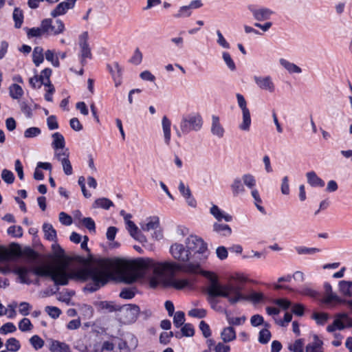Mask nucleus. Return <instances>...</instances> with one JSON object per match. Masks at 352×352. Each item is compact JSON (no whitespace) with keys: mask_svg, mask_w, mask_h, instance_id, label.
<instances>
[{"mask_svg":"<svg viewBox=\"0 0 352 352\" xmlns=\"http://www.w3.org/2000/svg\"><path fill=\"white\" fill-rule=\"evenodd\" d=\"M33 328V325L32 324L30 319L27 318H23L19 322V329L23 331H28L32 330Z\"/></svg>","mask_w":352,"mask_h":352,"instance_id":"a19ab883","label":"nucleus"},{"mask_svg":"<svg viewBox=\"0 0 352 352\" xmlns=\"http://www.w3.org/2000/svg\"><path fill=\"white\" fill-rule=\"evenodd\" d=\"M147 221V223L141 226L142 230L148 232L151 230H156L159 227L160 221L157 217H150Z\"/></svg>","mask_w":352,"mask_h":352,"instance_id":"4be33fe9","label":"nucleus"},{"mask_svg":"<svg viewBox=\"0 0 352 352\" xmlns=\"http://www.w3.org/2000/svg\"><path fill=\"white\" fill-rule=\"evenodd\" d=\"M43 27L47 36H56L62 34L65 30V24L60 19H56L53 23L51 19H45L43 20Z\"/></svg>","mask_w":352,"mask_h":352,"instance_id":"0eeeda50","label":"nucleus"},{"mask_svg":"<svg viewBox=\"0 0 352 352\" xmlns=\"http://www.w3.org/2000/svg\"><path fill=\"white\" fill-rule=\"evenodd\" d=\"M213 228L216 232L219 233L223 236H229L232 232L231 228L226 224L215 223L213 226Z\"/></svg>","mask_w":352,"mask_h":352,"instance_id":"2f4dec72","label":"nucleus"},{"mask_svg":"<svg viewBox=\"0 0 352 352\" xmlns=\"http://www.w3.org/2000/svg\"><path fill=\"white\" fill-rule=\"evenodd\" d=\"M236 337V331L231 326L225 327L221 333V338L226 343L234 340Z\"/></svg>","mask_w":352,"mask_h":352,"instance_id":"a211bd4d","label":"nucleus"},{"mask_svg":"<svg viewBox=\"0 0 352 352\" xmlns=\"http://www.w3.org/2000/svg\"><path fill=\"white\" fill-rule=\"evenodd\" d=\"M33 62L36 66H38L43 61V50L41 47H36L32 53Z\"/></svg>","mask_w":352,"mask_h":352,"instance_id":"7c9ffc66","label":"nucleus"},{"mask_svg":"<svg viewBox=\"0 0 352 352\" xmlns=\"http://www.w3.org/2000/svg\"><path fill=\"white\" fill-rule=\"evenodd\" d=\"M231 189L234 196H237L239 194L243 193L245 192V188L241 179L239 178L235 179L231 184Z\"/></svg>","mask_w":352,"mask_h":352,"instance_id":"cd10ccee","label":"nucleus"},{"mask_svg":"<svg viewBox=\"0 0 352 352\" xmlns=\"http://www.w3.org/2000/svg\"><path fill=\"white\" fill-rule=\"evenodd\" d=\"M243 300H250L254 303H258L264 299V296L261 292H252L248 297L244 296Z\"/></svg>","mask_w":352,"mask_h":352,"instance_id":"c03bdc74","label":"nucleus"},{"mask_svg":"<svg viewBox=\"0 0 352 352\" xmlns=\"http://www.w3.org/2000/svg\"><path fill=\"white\" fill-rule=\"evenodd\" d=\"M6 346L8 351L16 352L20 349L21 344L18 340L14 338H11L6 341Z\"/></svg>","mask_w":352,"mask_h":352,"instance_id":"72a5a7b5","label":"nucleus"},{"mask_svg":"<svg viewBox=\"0 0 352 352\" xmlns=\"http://www.w3.org/2000/svg\"><path fill=\"white\" fill-rule=\"evenodd\" d=\"M313 318L316 320V322L319 324H324L329 318V315L327 313H314Z\"/></svg>","mask_w":352,"mask_h":352,"instance_id":"864d4df0","label":"nucleus"},{"mask_svg":"<svg viewBox=\"0 0 352 352\" xmlns=\"http://www.w3.org/2000/svg\"><path fill=\"white\" fill-rule=\"evenodd\" d=\"M307 182L312 186L323 187L324 182L314 171L308 172L306 174Z\"/></svg>","mask_w":352,"mask_h":352,"instance_id":"aec40b11","label":"nucleus"},{"mask_svg":"<svg viewBox=\"0 0 352 352\" xmlns=\"http://www.w3.org/2000/svg\"><path fill=\"white\" fill-rule=\"evenodd\" d=\"M9 93H10V96L13 98V99H19L22 97V96L23 95V90L22 89V87L17 85V84H12L10 87H9Z\"/></svg>","mask_w":352,"mask_h":352,"instance_id":"c756f323","label":"nucleus"},{"mask_svg":"<svg viewBox=\"0 0 352 352\" xmlns=\"http://www.w3.org/2000/svg\"><path fill=\"white\" fill-rule=\"evenodd\" d=\"M339 289L344 296H352V281L341 280L339 282Z\"/></svg>","mask_w":352,"mask_h":352,"instance_id":"5701e85b","label":"nucleus"},{"mask_svg":"<svg viewBox=\"0 0 352 352\" xmlns=\"http://www.w3.org/2000/svg\"><path fill=\"white\" fill-rule=\"evenodd\" d=\"M82 223L89 231L95 232V222L91 218L85 217L82 219Z\"/></svg>","mask_w":352,"mask_h":352,"instance_id":"338daca9","label":"nucleus"},{"mask_svg":"<svg viewBox=\"0 0 352 352\" xmlns=\"http://www.w3.org/2000/svg\"><path fill=\"white\" fill-rule=\"evenodd\" d=\"M2 179L7 184H12L14 181L13 173L8 169H3L1 173Z\"/></svg>","mask_w":352,"mask_h":352,"instance_id":"3c124183","label":"nucleus"},{"mask_svg":"<svg viewBox=\"0 0 352 352\" xmlns=\"http://www.w3.org/2000/svg\"><path fill=\"white\" fill-rule=\"evenodd\" d=\"M16 330L15 325L12 322H7L0 328V333L2 334H7L8 333H13Z\"/></svg>","mask_w":352,"mask_h":352,"instance_id":"bf43d9fd","label":"nucleus"},{"mask_svg":"<svg viewBox=\"0 0 352 352\" xmlns=\"http://www.w3.org/2000/svg\"><path fill=\"white\" fill-rule=\"evenodd\" d=\"M88 33L87 32H83L79 38V45L80 47V54L82 57L81 63L82 65L85 64V58H91V49L87 43Z\"/></svg>","mask_w":352,"mask_h":352,"instance_id":"9d476101","label":"nucleus"},{"mask_svg":"<svg viewBox=\"0 0 352 352\" xmlns=\"http://www.w3.org/2000/svg\"><path fill=\"white\" fill-rule=\"evenodd\" d=\"M186 245L175 243L170 247V253L176 262L157 263L149 258H140L133 262V266L139 270H153L150 283L152 287L161 283L164 276L177 271L203 274L201 265L208 255L207 244L197 236L190 235L185 241Z\"/></svg>","mask_w":352,"mask_h":352,"instance_id":"f03ea898","label":"nucleus"},{"mask_svg":"<svg viewBox=\"0 0 352 352\" xmlns=\"http://www.w3.org/2000/svg\"><path fill=\"white\" fill-rule=\"evenodd\" d=\"M60 163L62 164L64 173L66 175H71L73 173V169L69 159L63 158V160L60 162Z\"/></svg>","mask_w":352,"mask_h":352,"instance_id":"49530a36","label":"nucleus"},{"mask_svg":"<svg viewBox=\"0 0 352 352\" xmlns=\"http://www.w3.org/2000/svg\"><path fill=\"white\" fill-rule=\"evenodd\" d=\"M202 126V118L199 114H191L183 118L181 124L180 131H177L178 137L182 134H187L192 131H199Z\"/></svg>","mask_w":352,"mask_h":352,"instance_id":"20e7f679","label":"nucleus"},{"mask_svg":"<svg viewBox=\"0 0 352 352\" xmlns=\"http://www.w3.org/2000/svg\"><path fill=\"white\" fill-rule=\"evenodd\" d=\"M324 296L323 302L326 304L331 303L332 302H336L338 304H341L343 302V299L340 298L338 295L334 294L332 291V287L331 285L328 283H324Z\"/></svg>","mask_w":352,"mask_h":352,"instance_id":"9b49d317","label":"nucleus"},{"mask_svg":"<svg viewBox=\"0 0 352 352\" xmlns=\"http://www.w3.org/2000/svg\"><path fill=\"white\" fill-rule=\"evenodd\" d=\"M280 65L285 68L289 73H297L299 74L301 72V69L297 66L296 65L290 63L289 61L284 59H280Z\"/></svg>","mask_w":352,"mask_h":352,"instance_id":"bb28decb","label":"nucleus"},{"mask_svg":"<svg viewBox=\"0 0 352 352\" xmlns=\"http://www.w3.org/2000/svg\"><path fill=\"white\" fill-rule=\"evenodd\" d=\"M211 133L213 135L221 138L224 135L225 130L220 123L219 116L213 115L212 116Z\"/></svg>","mask_w":352,"mask_h":352,"instance_id":"ddd939ff","label":"nucleus"},{"mask_svg":"<svg viewBox=\"0 0 352 352\" xmlns=\"http://www.w3.org/2000/svg\"><path fill=\"white\" fill-rule=\"evenodd\" d=\"M45 58L47 59V60L51 62L53 66H59V61L58 57L55 55L53 51L50 50H47L45 52Z\"/></svg>","mask_w":352,"mask_h":352,"instance_id":"09e8293b","label":"nucleus"},{"mask_svg":"<svg viewBox=\"0 0 352 352\" xmlns=\"http://www.w3.org/2000/svg\"><path fill=\"white\" fill-rule=\"evenodd\" d=\"M32 305L27 302H22L19 304V312L23 316L29 315Z\"/></svg>","mask_w":352,"mask_h":352,"instance_id":"6e6d98bb","label":"nucleus"},{"mask_svg":"<svg viewBox=\"0 0 352 352\" xmlns=\"http://www.w3.org/2000/svg\"><path fill=\"white\" fill-rule=\"evenodd\" d=\"M346 327H352V319L346 313L338 314L332 324L329 325L327 330L333 332L336 329L342 330Z\"/></svg>","mask_w":352,"mask_h":352,"instance_id":"6e6552de","label":"nucleus"},{"mask_svg":"<svg viewBox=\"0 0 352 352\" xmlns=\"http://www.w3.org/2000/svg\"><path fill=\"white\" fill-rule=\"evenodd\" d=\"M12 18L14 21L15 28H21L22 25L23 21V11L19 8H15L13 11Z\"/></svg>","mask_w":352,"mask_h":352,"instance_id":"c85d7f7f","label":"nucleus"},{"mask_svg":"<svg viewBox=\"0 0 352 352\" xmlns=\"http://www.w3.org/2000/svg\"><path fill=\"white\" fill-rule=\"evenodd\" d=\"M54 157L59 162H62L63 158H69V152L68 148L65 147L63 150H54Z\"/></svg>","mask_w":352,"mask_h":352,"instance_id":"603ef678","label":"nucleus"},{"mask_svg":"<svg viewBox=\"0 0 352 352\" xmlns=\"http://www.w3.org/2000/svg\"><path fill=\"white\" fill-rule=\"evenodd\" d=\"M199 329L205 338H209L211 336V331L209 325L204 320L199 323Z\"/></svg>","mask_w":352,"mask_h":352,"instance_id":"774afa93","label":"nucleus"},{"mask_svg":"<svg viewBox=\"0 0 352 352\" xmlns=\"http://www.w3.org/2000/svg\"><path fill=\"white\" fill-rule=\"evenodd\" d=\"M188 285L189 282L186 279H171L169 280V285L177 289H182Z\"/></svg>","mask_w":352,"mask_h":352,"instance_id":"e433bc0d","label":"nucleus"},{"mask_svg":"<svg viewBox=\"0 0 352 352\" xmlns=\"http://www.w3.org/2000/svg\"><path fill=\"white\" fill-rule=\"evenodd\" d=\"M238 104L242 110L243 119L241 123L239 125V128L243 131H249L251 125L250 112L247 107V102L244 97L240 94H236Z\"/></svg>","mask_w":352,"mask_h":352,"instance_id":"423d86ee","label":"nucleus"},{"mask_svg":"<svg viewBox=\"0 0 352 352\" xmlns=\"http://www.w3.org/2000/svg\"><path fill=\"white\" fill-rule=\"evenodd\" d=\"M24 256H25L28 258L27 263L32 265L36 263V261L38 258V254L34 250L28 248L24 250L23 252Z\"/></svg>","mask_w":352,"mask_h":352,"instance_id":"f704fd0d","label":"nucleus"},{"mask_svg":"<svg viewBox=\"0 0 352 352\" xmlns=\"http://www.w3.org/2000/svg\"><path fill=\"white\" fill-rule=\"evenodd\" d=\"M296 250L298 254H314L320 250L316 248L297 247Z\"/></svg>","mask_w":352,"mask_h":352,"instance_id":"de8ad7c7","label":"nucleus"},{"mask_svg":"<svg viewBox=\"0 0 352 352\" xmlns=\"http://www.w3.org/2000/svg\"><path fill=\"white\" fill-rule=\"evenodd\" d=\"M52 146L54 150L63 149L65 147V140L63 135L59 132L54 133L52 135Z\"/></svg>","mask_w":352,"mask_h":352,"instance_id":"dca6fc26","label":"nucleus"},{"mask_svg":"<svg viewBox=\"0 0 352 352\" xmlns=\"http://www.w3.org/2000/svg\"><path fill=\"white\" fill-rule=\"evenodd\" d=\"M43 230L46 239L56 242L57 240L56 231L53 228L52 225L48 223H45L43 225Z\"/></svg>","mask_w":352,"mask_h":352,"instance_id":"6ab92c4d","label":"nucleus"},{"mask_svg":"<svg viewBox=\"0 0 352 352\" xmlns=\"http://www.w3.org/2000/svg\"><path fill=\"white\" fill-rule=\"evenodd\" d=\"M192 14L191 10H190L188 6H181L177 12L175 13L173 16L176 19L189 17Z\"/></svg>","mask_w":352,"mask_h":352,"instance_id":"58836bf2","label":"nucleus"},{"mask_svg":"<svg viewBox=\"0 0 352 352\" xmlns=\"http://www.w3.org/2000/svg\"><path fill=\"white\" fill-rule=\"evenodd\" d=\"M94 204L96 207H100L104 209H109L113 205V202L107 198L98 199L95 201Z\"/></svg>","mask_w":352,"mask_h":352,"instance_id":"ea45409f","label":"nucleus"},{"mask_svg":"<svg viewBox=\"0 0 352 352\" xmlns=\"http://www.w3.org/2000/svg\"><path fill=\"white\" fill-rule=\"evenodd\" d=\"M52 352H70L69 346L64 343L58 341L52 342L50 346Z\"/></svg>","mask_w":352,"mask_h":352,"instance_id":"393cba45","label":"nucleus"},{"mask_svg":"<svg viewBox=\"0 0 352 352\" xmlns=\"http://www.w3.org/2000/svg\"><path fill=\"white\" fill-rule=\"evenodd\" d=\"M52 250L55 256L58 259H62L65 256V252L63 249L56 243L52 244Z\"/></svg>","mask_w":352,"mask_h":352,"instance_id":"e2e57ef3","label":"nucleus"},{"mask_svg":"<svg viewBox=\"0 0 352 352\" xmlns=\"http://www.w3.org/2000/svg\"><path fill=\"white\" fill-rule=\"evenodd\" d=\"M120 320L124 324L134 322L140 313V308L136 305L129 304L121 306L119 308Z\"/></svg>","mask_w":352,"mask_h":352,"instance_id":"39448f33","label":"nucleus"},{"mask_svg":"<svg viewBox=\"0 0 352 352\" xmlns=\"http://www.w3.org/2000/svg\"><path fill=\"white\" fill-rule=\"evenodd\" d=\"M305 352H324L323 342L318 336L314 335L313 341L305 346Z\"/></svg>","mask_w":352,"mask_h":352,"instance_id":"4468645a","label":"nucleus"},{"mask_svg":"<svg viewBox=\"0 0 352 352\" xmlns=\"http://www.w3.org/2000/svg\"><path fill=\"white\" fill-rule=\"evenodd\" d=\"M77 0H65L60 2L52 11L50 15L56 18L65 14L69 10H72Z\"/></svg>","mask_w":352,"mask_h":352,"instance_id":"1a4fd4ad","label":"nucleus"},{"mask_svg":"<svg viewBox=\"0 0 352 352\" xmlns=\"http://www.w3.org/2000/svg\"><path fill=\"white\" fill-rule=\"evenodd\" d=\"M128 268L129 263L123 260L99 258L94 261L93 266L81 269L73 274H69L64 265L32 266L30 269L26 267H18L14 271L21 282L26 284L30 283L28 278L30 272L36 276L50 277L56 285H66L72 278H76L82 281L91 280L93 285L87 288L93 292L104 286L114 272L122 274L124 283H134L137 280V276L135 274H126Z\"/></svg>","mask_w":352,"mask_h":352,"instance_id":"f257e3e1","label":"nucleus"},{"mask_svg":"<svg viewBox=\"0 0 352 352\" xmlns=\"http://www.w3.org/2000/svg\"><path fill=\"white\" fill-rule=\"evenodd\" d=\"M226 319L230 325L239 326L243 324L245 320L246 317L243 316L241 317H231L227 312H226Z\"/></svg>","mask_w":352,"mask_h":352,"instance_id":"4c0bfd02","label":"nucleus"},{"mask_svg":"<svg viewBox=\"0 0 352 352\" xmlns=\"http://www.w3.org/2000/svg\"><path fill=\"white\" fill-rule=\"evenodd\" d=\"M52 75V69L50 68H45L43 69L41 75L39 76L41 84L45 86L52 85L50 82V78Z\"/></svg>","mask_w":352,"mask_h":352,"instance_id":"c9c22d12","label":"nucleus"},{"mask_svg":"<svg viewBox=\"0 0 352 352\" xmlns=\"http://www.w3.org/2000/svg\"><path fill=\"white\" fill-rule=\"evenodd\" d=\"M162 125L164 137V142L166 145H169L170 142L171 122L166 116H164L162 120Z\"/></svg>","mask_w":352,"mask_h":352,"instance_id":"f3484780","label":"nucleus"},{"mask_svg":"<svg viewBox=\"0 0 352 352\" xmlns=\"http://www.w3.org/2000/svg\"><path fill=\"white\" fill-rule=\"evenodd\" d=\"M41 133V131L38 127L32 126L27 129L24 131V137L26 138H32L39 135Z\"/></svg>","mask_w":352,"mask_h":352,"instance_id":"79ce46f5","label":"nucleus"},{"mask_svg":"<svg viewBox=\"0 0 352 352\" xmlns=\"http://www.w3.org/2000/svg\"><path fill=\"white\" fill-rule=\"evenodd\" d=\"M254 80L256 85L262 89L267 90L270 93L274 90V85L270 76L260 77L255 76Z\"/></svg>","mask_w":352,"mask_h":352,"instance_id":"f8f14e48","label":"nucleus"},{"mask_svg":"<svg viewBox=\"0 0 352 352\" xmlns=\"http://www.w3.org/2000/svg\"><path fill=\"white\" fill-rule=\"evenodd\" d=\"M272 13V11L267 8H262L253 11L254 16L258 21L268 19Z\"/></svg>","mask_w":352,"mask_h":352,"instance_id":"a878e982","label":"nucleus"},{"mask_svg":"<svg viewBox=\"0 0 352 352\" xmlns=\"http://www.w3.org/2000/svg\"><path fill=\"white\" fill-rule=\"evenodd\" d=\"M126 228L129 232L131 236H133L134 239L139 240L140 241H142V240L144 239V236H142L139 233L138 228L132 221H126Z\"/></svg>","mask_w":352,"mask_h":352,"instance_id":"412c9836","label":"nucleus"},{"mask_svg":"<svg viewBox=\"0 0 352 352\" xmlns=\"http://www.w3.org/2000/svg\"><path fill=\"white\" fill-rule=\"evenodd\" d=\"M188 316L197 318H203L206 316V311L204 309H192L188 311Z\"/></svg>","mask_w":352,"mask_h":352,"instance_id":"4d7b16f0","label":"nucleus"},{"mask_svg":"<svg viewBox=\"0 0 352 352\" xmlns=\"http://www.w3.org/2000/svg\"><path fill=\"white\" fill-rule=\"evenodd\" d=\"M59 221L65 226H70L72 223V218L64 212L59 214Z\"/></svg>","mask_w":352,"mask_h":352,"instance_id":"69168bd1","label":"nucleus"},{"mask_svg":"<svg viewBox=\"0 0 352 352\" xmlns=\"http://www.w3.org/2000/svg\"><path fill=\"white\" fill-rule=\"evenodd\" d=\"M43 27V21H42L39 27L28 29L27 31L28 38L41 37L43 35H46L45 30Z\"/></svg>","mask_w":352,"mask_h":352,"instance_id":"b1692460","label":"nucleus"},{"mask_svg":"<svg viewBox=\"0 0 352 352\" xmlns=\"http://www.w3.org/2000/svg\"><path fill=\"white\" fill-rule=\"evenodd\" d=\"M30 342L32 346L36 349L38 350L41 349L44 345V341L38 336H33L30 339Z\"/></svg>","mask_w":352,"mask_h":352,"instance_id":"8fccbe9b","label":"nucleus"},{"mask_svg":"<svg viewBox=\"0 0 352 352\" xmlns=\"http://www.w3.org/2000/svg\"><path fill=\"white\" fill-rule=\"evenodd\" d=\"M7 232L13 237H21L23 236V229L19 226H12L9 227Z\"/></svg>","mask_w":352,"mask_h":352,"instance_id":"37998d69","label":"nucleus"},{"mask_svg":"<svg viewBox=\"0 0 352 352\" xmlns=\"http://www.w3.org/2000/svg\"><path fill=\"white\" fill-rule=\"evenodd\" d=\"M203 275L209 280L206 293L208 296V300L212 308L217 304L214 298L217 297L227 298L231 304H235L244 298L241 293L242 286L232 283L221 285L218 276L210 272H204Z\"/></svg>","mask_w":352,"mask_h":352,"instance_id":"7ed1b4c3","label":"nucleus"},{"mask_svg":"<svg viewBox=\"0 0 352 352\" xmlns=\"http://www.w3.org/2000/svg\"><path fill=\"white\" fill-rule=\"evenodd\" d=\"M45 311L53 318H58L61 314V311L56 307L47 306Z\"/></svg>","mask_w":352,"mask_h":352,"instance_id":"680f3d73","label":"nucleus"},{"mask_svg":"<svg viewBox=\"0 0 352 352\" xmlns=\"http://www.w3.org/2000/svg\"><path fill=\"white\" fill-rule=\"evenodd\" d=\"M222 56L223 60L229 69L232 71H234L236 69V66L230 54L228 52H223Z\"/></svg>","mask_w":352,"mask_h":352,"instance_id":"13d9d810","label":"nucleus"},{"mask_svg":"<svg viewBox=\"0 0 352 352\" xmlns=\"http://www.w3.org/2000/svg\"><path fill=\"white\" fill-rule=\"evenodd\" d=\"M142 60V54L139 50V48H136L133 56L131 57L130 62L134 65H139L141 63Z\"/></svg>","mask_w":352,"mask_h":352,"instance_id":"0e129e2a","label":"nucleus"},{"mask_svg":"<svg viewBox=\"0 0 352 352\" xmlns=\"http://www.w3.org/2000/svg\"><path fill=\"white\" fill-rule=\"evenodd\" d=\"M210 213L218 221L224 220L226 222H229L232 219L230 215L221 210L216 205H212L210 208Z\"/></svg>","mask_w":352,"mask_h":352,"instance_id":"2eb2a0df","label":"nucleus"},{"mask_svg":"<svg viewBox=\"0 0 352 352\" xmlns=\"http://www.w3.org/2000/svg\"><path fill=\"white\" fill-rule=\"evenodd\" d=\"M287 349L292 352H304V340L298 339L294 343L289 344Z\"/></svg>","mask_w":352,"mask_h":352,"instance_id":"473e14b6","label":"nucleus"},{"mask_svg":"<svg viewBox=\"0 0 352 352\" xmlns=\"http://www.w3.org/2000/svg\"><path fill=\"white\" fill-rule=\"evenodd\" d=\"M271 338V333L267 329H263L259 332L258 341L262 344H266Z\"/></svg>","mask_w":352,"mask_h":352,"instance_id":"5fc2aeb1","label":"nucleus"},{"mask_svg":"<svg viewBox=\"0 0 352 352\" xmlns=\"http://www.w3.org/2000/svg\"><path fill=\"white\" fill-rule=\"evenodd\" d=\"M185 321V315L183 311H177L173 318V324L176 327H181Z\"/></svg>","mask_w":352,"mask_h":352,"instance_id":"a18cd8bd","label":"nucleus"},{"mask_svg":"<svg viewBox=\"0 0 352 352\" xmlns=\"http://www.w3.org/2000/svg\"><path fill=\"white\" fill-rule=\"evenodd\" d=\"M242 180L244 184L249 188H252L256 184V180L254 177L249 174L244 175L242 177Z\"/></svg>","mask_w":352,"mask_h":352,"instance_id":"052dcab7","label":"nucleus"}]
</instances>
